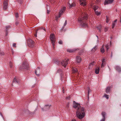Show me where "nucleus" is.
<instances>
[{"instance_id":"obj_24","label":"nucleus","mask_w":121,"mask_h":121,"mask_svg":"<svg viewBox=\"0 0 121 121\" xmlns=\"http://www.w3.org/2000/svg\"><path fill=\"white\" fill-rule=\"evenodd\" d=\"M87 89L88 91V97L89 96V93L91 92V91L90 88L89 87H87Z\"/></svg>"},{"instance_id":"obj_29","label":"nucleus","mask_w":121,"mask_h":121,"mask_svg":"<svg viewBox=\"0 0 121 121\" xmlns=\"http://www.w3.org/2000/svg\"><path fill=\"white\" fill-rule=\"evenodd\" d=\"M94 63H95V62L94 61V62H92L91 63H90L89 64V68H90V67H91V66H92V67L93 66V65L94 64Z\"/></svg>"},{"instance_id":"obj_59","label":"nucleus","mask_w":121,"mask_h":121,"mask_svg":"<svg viewBox=\"0 0 121 121\" xmlns=\"http://www.w3.org/2000/svg\"><path fill=\"white\" fill-rule=\"evenodd\" d=\"M63 93H64V91H63Z\"/></svg>"},{"instance_id":"obj_48","label":"nucleus","mask_w":121,"mask_h":121,"mask_svg":"<svg viewBox=\"0 0 121 121\" xmlns=\"http://www.w3.org/2000/svg\"><path fill=\"white\" fill-rule=\"evenodd\" d=\"M38 30H37L36 32V34L35 35V36L36 37H37V34L38 33Z\"/></svg>"},{"instance_id":"obj_35","label":"nucleus","mask_w":121,"mask_h":121,"mask_svg":"<svg viewBox=\"0 0 121 121\" xmlns=\"http://www.w3.org/2000/svg\"><path fill=\"white\" fill-rule=\"evenodd\" d=\"M67 24V20H66L65 21V23H64L62 27L63 28H64V27L66 26V25Z\"/></svg>"},{"instance_id":"obj_56","label":"nucleus","mask_w":121,"mask_h":121,"mask_svg":"<svg viewBox=\"0 0 121 121\" xmlns=\"http://www.w3.org/2000/svg\"><path fill=\"white\" fill-rule=\"evenodd\" d=\"M41 109H42L43 110V108H41Z\"/></svg>"},{"instance_id":"obj_41","label":"nucleus","mask_w":121,"mask_h":121,"mask_svg":"<svg viewBox=\"0 0 121 121\" xmlns=\"http://www.w3.org/2000/svg\"><path fill=\"white\" fill-rule=\"evenodd\" d=\"M15 17L17 18L18 17V13H16Z\"/></svg>"},{"instance_id":"obj_42","label":"nucleus","mask_w":121,"mask_h":121,"mask_svg":"<svg viewBox=\"0 0 121 121\" xmlns=\"http://www.w3.org/2000/svg\"><path fill=\"white\" fill-rule=\"evenodd\" d=\"M104 64L103 63H102L101 65V67L102 68H104Z\"/></svg>"},{"instance_id":"obj_9","label":"nucleus","mask_w":121,"mask_h":121,"mask_svg":"<svg viewBox=\"0 0 121 121\" xmlns=\"http://www.w3.org/2000/svg\"><path fill=\"white\" fill-rule=\"evenodd\" d=\"M8 0H4L3 3V7L4 10H6L8 8Z\"/></svg>"},{"instance_id":"obj_47","label":"nucleus","mask_w":121,"mask_h":121,"mask_svg":"<svg viewBox=\"0 0 121 121\" xmlns=\"http://www.w3.org/2000/svg\"><path fill=\"white\" fill-rule=\"evenodd\" d=\"M109 20H108L107 17V19L106 20V22L108 23L109 22Z\"/></svg>"},{"instance_id":"obj_21","label":"nucleus","mask_w":121,"mask_h":121,"mask_svg":"<svg viewBox=\"0 0 121 121\" xmlns=\"http://www.w3.org/2000/svg\"><path fill=\"white\" fill-rule=\"evenodd\" d=\"M72 71L73 73H75L78 72L77 69L76 68H73L72 69Z\"/></svg>"},{"instance_id":"obj_36","label":"nucleus","mask_w":121,"mask_h":121,"mask_svg":"<svg viewBox=\"0 0 121 121\" xmlns=\"http://www.w3.org/2000/svg\"><path fill=\"white\" fill-rule=\"evenodd\" d=\"M9 66H10V67L11 68L13 66L12 63L11 62H9Z\"/></svg>"},{"instance_id":"obj_32","label":"nucleus","mask_w":121,"mask_h":121,"mask_svg":"<svg viewBox=\"0 0 121 121\" xmlns=\"http://www.w3.org/2000/svg\"><path fill=\"white\" fill-rule=\"evenodd\" d=\"M105 47L106 48L107 50V51L108 50V49H109L108 44H107L105 45Z\"/></svg>"},{"instance_id":"obj_4","label":"nucleus","mask_w":121,"mask_h":121,"mask_svg":"<svg viewBox=\"0 0 121 121\" xmlns=\"http://www.w3.org/2000/svg\"><path fill=\"white\" fill-rule=\"evenodd\" d=\"M28 65L26 61H25L24 62L23 64L21 65L20 67V69H28Z\"/></svg>"},{"instance_id":"obj_12","label":"nucleus","mask_w":121,"mask_h":121,"mask_svg":"<svg viewBox=\"0 0 121 121\" xmlns=\"http://www.w3.org/2000/svg\"><path fill=\"white\" fill-rule=\"evenodd\" d=\"M80 2V5L82 6H84L86 4V0H78Z\"/></svg>"},{"instance_id":"obj_58","label":"nucleus","mask_w":121,"mask_h":121,"mask_svg":"<svg viewBox=\"0 0 121 121\" xmlns=\"http://www.w3.org/2000/svg\"><path fill=\"white\" fill-rule=\"evenodd\" d=\"M48 9H48V8H49V7H48Z\"/></svg>"},{"instance_id":"obj_39","label":"nucleus","mask_w":121,"mask_h":121,"mask_svg":"<svg viewBox=\"0 0 121 121\" xmlns=\"http://www.w3.org/2000/svg\"><path fill=\"white\" fill-rule=\"evenodd\" d=\"M41 29H43L45 31V29L44 28H43L42 27H41L39 29L37 30H38V31L39 30H41Z\"/></svg>"},{"instance_id":"obj_37","label":"nucleus","mask_w":121,"mask_h":121,"mask_svg":"<svg viewBox=\"0 0 121 121\" xmlns=\"http://www.w3.org/2000/svg\"><path fill=\"white\" fill-rule=\"evenodd\" d=\"M0 55L1 56H2L4 55V52L1 51H0Z\"/></svg>"},{"instance_id":"obj_54","label":"nucleus","mask_w":121,"mask_h":121,"mask_svg":"<svg viewBox=\"0 0 121 121\" xmlns=\"http://www.w3.org/2000/svg\"><path fill=\"white\" fill-rule=\"evenodd\" d=\"M18 23L17 22H16V25H17V24H18Z\"/></svg>"},{"instance_id":"obj_57","label":"nucleus","mask_w":121,"mask_h":121,"mask_svg":"<svg viewBox=\"0 0 121 121\" xmlns=\"http://www.w3.org/2000/svg\"><path fill=\"white\" fill-rule=\"evenodd\" d=\"M54 45H55V44ZM53 46V48H55V47H54V46Z\"/></svg>"},{"instance_id":"obj_25","label":"nucleus","mask_w":121,"mask_h":121,"mask_svg":"<svg viewBox=\"0 0 121 121\" xmlns=\"http://www.w3.org/2000/svg\"><path fill=\"white\" fill-rule=\"evenodd\" d=\"M102 27V26L101 25L97 27V29L100 32L101 31V29Z\"/></svg>"},{"instance_id":"obj_8","label":"nucleus","mask_w":121,"mask_h":121,"mask_svg":"<svg viewBox=\"0 0 121 121\" xmlns=\"http://www.w3.org/2000/svg\"><path fill=\"white\" fill-rule=\"evenodd\" d=\"M50 39L52 46H54L55 41V36L53 34H51L50 36Z\"/></svg>"},{"instance_id":"obj_28","label":"nucleus","mask_w":121,"mask_h":121,"mask_svg":"<svg viewBox=\"0 0 121 121\" xmlns=\"http://www.w3.org/2000/svg\"><path fill=\"white\" fill-rule=\"evenodd\" d=\"M95 12L96 14L97 15L99 16L100 14V13L99 12H98L96 10H95Z\"/></svg>"},{"instance_id":"obj_17","label":"nucleus","mask_w":121,"mask_h":121,"mask_svg":"<svg viewBox=\"0 0 121 121\" xmlns=\"http://www.w3.org/2000/svg\"><path fill=\"white\" fill-rule=\"evenodd\" d=\"M115 69L119 72H120L121 71V68L119 66H116L115 67Z\"/></svg>"},{"instance_id":"obj_50","label":"nucleus","mask_w":121,"mask_h":121,"mask_svg":"<svg viewBox=\"0 0 121 121\" xmlns=\"http://www.w3.org/2000/svg\"><path fill=\"white\" fill-rule=\"evenodd\" d=\"M70 98V97L69 96L68 97H66V99H69Z\"/></svg>"},{"instance_id":"obj_3","label":"nucleus","mask_w":121,"mask_h":121,"mask_svg":"<svg viewBox=\"0 0 121 121\" xmlns=\"http://www.w3.org/2000/svg\"><path fill=\"white\" fill-rule=\"evenodd\" d=\"M73 107L76 109V111H77L78 110H79V111L81 109L84 108L83 107H81L80 104L77 103L74 101L73 102Z\"/></svg>"},{"instance_id":"obj_53","label":"nucleus","mask_w":121,"mask_h":121,"mask_svg":"<svg viewBox=\"0 0 121 121\" xmlns=\"http://www.w3.org/2000/svg\"><path fill=\"white\" fill-rule=\"evenodd\" d=\"M0 115L2 117H3V116L2 114V113H1L0 112Z\"/></svg>"},{"instance_id":"obj_6","label":"nucleus","mask_w":121,"mask_h":121,"mask_svg":"<svg viewBox=\"0 0 121 121\" xmlns=\"http://www.w3.org/2000/svg\"><path fill=\"white\" fill-rule=\"evenodd\" d=\"M34 41L32 39H29L27 40L28 46L32 48L34 46Z\"/></svg>"},{"instance_id":"obj_33","label":"nucleus","mask_w":121,"mask_h":121,"mask_svg":"<svg viewBox=\"0 0 121 121\" xmlns=\"http://www.w3.org/2000/svg\"><path fill=\"white\" fill-rule=\"evenodd\" d=\"M109 95H107L106 94H105L104 95V97L106 98L107 99H108L109 98Z\"/></svg>"},{"instance_id":"obj_43","label":"nucleus","mask_w":121,"mask_h":121,"mask_svg":"<svg viewBox=\"0 0 121 121\" xmlns=\"http://www.w3.org/2000/svg\"><path fill=\"white\" fill-rule=\"evenodd\" d=\"M62 41L61 40H60L59 42V43L60 44H62Z\"/></svg>"},{"instance_id":"obj_30","label":"nucleus","mask_w":121,"mask_h":121,"mask_svg":"<svg viewBox=\"0 0 121 121\" xmlns=\"http://www.w3.org/2000/svg\"><path fill=\"white\" fill-rule=\"evenodd\" d=\"M97 49V46H96L94 47L93 48L92 50V51H95Z\"/></svg>"},{"instance_id":"obj_16","label":"nucleus","mask_w":121,"mask_h":121,"mask_svg":"<svg viewBox=\"0 0 121 121\" xmlns=\"http://www.w3.org/2000/svg\"><path fill=\"white\" fill-rule=\"evenodd\" d=\"M76 51V50L74 49H67V51L68 52L70 53L73 52H75Z\"/></svg>"},{"instance_id":"obj_13","label":"nucleus","mask_w":121,"mask_h":121,"mask_svg":"<svg viewBox=\"0 0 121 121\" xmlns=\"http://www.w3.org/2000/svg\"><path fill=\"white\" fill-rule=\"evenodd\" d=\"M114 0H105V4H111L112 3Z\"/></svg>"},{"instance_id":"obj_55","label":"nucleus","mask_w":121,"mask_h":121,"mask_svg":"<svg viewBox=\"0 0 121 121\" xmlns=\"http://www.w3.org/2000/svg\"><path fill=\"white\" fill-rule=\"evenodd\" d=\"M71 121H76L75 120H72Z\"/></svg>"},{"instance_id":"obj_2","label":"nucleus","mask_w":121,"mask_h":121,"mask_svg":"<svg viewBox=\"0 0 121 121\" xmlns=\"http://www.w3.org/2000/svg\"><path fill=\"white\" fill-rule=\"evenodd\" d=\"M85 109L84 108L81 109L79 111L78 110L76 112L77 117L80 119L83 118L85 115Z\"/></svg>"},{"instance_id":"obj_1","label":"nucleus","mask_w":121,"mask_h":121,"mask_svg":"<svg viewBox=\"0 0 121 121\" xmlns=\"http://www.w3.org/2000/svg\"><path fill=\"white\" fill-rule=\"evenodd\" d=\"M83 17L79 19L78 21L80 22V25L82 27H86L87 26V25L86 20L87 18V16L86 13H85L83 14Z\"/></svg>"},{"instance_id":"obj_34","label":"nucleus","mask_w":121,"mask_h":121,"mask_svg":"<svg viewBox=\"0 0 121 121\" xmlns=\"http://www.w3.org/2000/svg\"><path fill=\"white\" fill-rule=\"evenodd\" d=\"M62 72V70L61 69H59L57 71V73H61Z\"/></svg>"},{"instance_id":"obj_10","label":"nucleus","mask_w":121,"mask_h":121,"mask_svg":"<svg viewBox=\"0 0 121 121\" xmlns=\"http://www.w3.org/2000/svg\"><path fill=\"white\" fill-rule=\"evenodd\" d=\"M69 60V59L68 58L65 59V60H63L61 62V65L65 67L68 64Z\"/></svg>"},{"instance_id":"obj_26","label":"nucleus","mask_w":121,"mask_h":121,"mask_svg":"<svg viewBox=\"0 0 121 121\" xmlns=\"http://www.w3.org/2000/svg\"><path fill=\"white\" fill-rule=\"evenodd\" d=\"M102 115L103 116V118H105V116L106 115V113L105 112H102L101 113Z\"/></svg>"},{"instance_id":"obj_11","label":"nucleus","mask_w":121,"mask_h":121,"mask_svg":"<svg viewBox=\"0 0 121 121\" xmlns=\"http://www.w3.org/2000/svg\"><path fill=\"white\" fill-rule=\"evenodd\" d=\"M40 71L39 67H37L35 71V74L38 76H39L40 75Z\"/></svg>"},{"instance_id":"obj_31","label":"nucleus","mask_w":121,"mask_h":121,"mask_svg":"<svg viewBox=\"0 0 121 121\" xmlns=\"http://www.w3.org/2000/svg\"><path fill=\"white\" fill-rule=\"evenodd\" d=\"M48 6L49 7V6L48 5H47V13L48 14L49 13H50V11L49 10V9H48Z\"/></svg>"},{"instance_id":"obj_14","label":"nucleus","mask_w":121,"mask_h":121,"mask_svg":"<svg viewBox=\"0 0 121 121\" xmlns=\"http://www.w3.org/2000/svg\"><path fill=\"white\" fill-rule=\"evenodd\" d=\"M76 61L78 63H79L81 60V58L79 56H77L76 58Z\"/></svg>"},{"instance_id":"obj_38","label":"nucleus","mask_w":121,"mask_h":121,"mask_svg":"<svg viewBox=\"0 0 121 121\" xmlns=\"http://www.w3.org/2000/svg\"><path fill=\"white\" fill-rule=\"evenodd\" d=\"M115 25V23L114 22H113L112 25V28H113L114 27Z\"/></svg>"},{"instance_id":"obj_49","label":"nucleus","mask_w":121,"mask_h":121,"mask_svg":"<svg viewBox=\"0 0 121 121\" xmlns=\"http://www.w3.org/2000/svg\"><path fill=\"white\" fill-rule=\"evenodd\" d=\"M113 53L112 52L111 53V57H112Z\"/></svg>"},{"instance_id":"obj_15","label":"nucleus","mask_w":121,"mask_h":121,"mask_svg":"<svg viewBox=\"0 0 121 121\" xmlns=\"http://www.w3.org/2000/svg\"><path fill=\"white\" fill-rule=\"evenodd\" d=\"M50 105H46L44 106V108L45 110H47L49 109L50 107Z\"/></svg>"},{"instance_id":"obj_18","label":"nucleus","mask_w":121,"mask_h":121,"mask_svg":"<svg viewBox=\"0 0 121 121\" xmlns=\"http://www.w3.org/2000/svg\"><path fill=\"white\" fill-rule=\"evenodd\" d=\"M10 26H7L6 27L5 29V35L7 36L8 35V28L10 27Z\"/></svg>"},{"instance_id":"obj_23","label":"nucleus","mask_w":121,"mask_h":121,"mask_svg":"<svg viewBox=\"0 0 121 121\" xmlns=\"http://www.w3.org/2000/svg\"><path fill=\"white\" fill-rule=\"evenodd\" d=\"M104 45L102 46V47L101 48L100 51L102 53H103L104 52V50L103 47Z\"/></svg>"},{"instance_id":"obj_27","label":"nucleus","mask_w":121,"mask_h":121,"mask_svg":"<svg viewBox=\"0 0 121 121\" xmlns=\"http://www.w3.org/2000/svg\"><path fill=\"white\" fill-rule=\"evenodd\" d=\"M99 8V7L97 6H94L93 7V9L95 11V10H96Z\"/></svg>"},{"instance_id":"obj_44","label":"nucleus","mask_w":121,"mask_h":121,"mask_svg":"<svg viewBox=\"0 0 121 121\" xmlns=\"http://www.w3.org/2000/svg\"><path fill=\"white\" fill-rule=\"evenodd\" d=\"M102 63H104L105 62V59H103L102 60Z\"/></svg>"},{"instance_id":"obj_52","label":"nucleus","mask_w":121,"mask_h":121,"mask_svg":"<svg viewBox=\"0 0 121 121\" xmlns=\"http://www.w3.org/2000/svg\"><path fill=\"white\" fill-rule=\"evenodd\" d=\"M117 21V20L116 19L114 21V22H114L115 23V22Z\"/></svg>"},{"instance_id":"obj_40","label":"nucleus","mask_w":121,"mask_h":121,"mask_svg":"<svg viewBox=\"0 0 121 121\" xmlns=\"http://www.w3.org/2000/svg\"><path fill=\"white\" fill-rule=\"evenodd\" d=\"M108 27H106L104 28V31L105 32L107 31L108 29Z\"/></svg>"},{"instance_id":"obj_5","label":"nucleus","mask_w":121,"mask_h":121,"mask_svg":"<svg viewBox=\"0 0 121 121\" xmlns=\"http://www.w3.org/2000/svg\"><path fill=\"white\" fill-rule=\"evenodd\" d=\"M65 9L66 7H64L61 9L59 12V16H56V20H57L58 18H59L61 16L63 13L65 11Z\"/></svg>"},{"instance_id":"obj_60","label":"nucleus","mask_w":121,"mask_h":121,"mask_svg":"<svg viewBox=\"0 0 121 121\" xmlns=\"http://www.w3.org/2000/svg\"><path fill=\"white\" fill-rule=\"evenodd\" d=\"M98 38V37L97 36H96Z\"/></svg>"},{"instance_id":"obj_51","label":"nucleus","mask_w":121,"mask_h":121,"mask_svg":"<svg viewBox=\"0 0 121 121\" xmlns=\"http://www.w3.org/2000/svg\"><path fill=\"white\" fill-rule=\"evenodd\" d=\"M69 105H68V104L66 106V107L67 108H68L69 107Z\"/></svg>"},{"instance_id":"obj_46","label":"nucleus","mask_w":121,"mask_h":121,"mask_svg":"<svg viewBox=\"0 0 121 121\" xmlns=\"http://www.w3.org/2000/svg\"><path fill=\"white\" fill-rule=\"evenodd\" d=\"M105 118H103V119L100 120V121H105Z\"/></svg>"},{"instance_id":"obj_19","label":"nucleus","mask_w":121,"mask_h":121,"mask_svg":"<svg viewBox=\"0 0 121 121\" xmlns=\"http://www.w3.org/2000/svg\"><path fill=\"white\" fill-rule=\"evenodd\" d=\"M99 68L98 67H96L95 69V73L96 74L99 73Z\"/></svg>"},{"instance_id":"obj_20","label":"nucleus","mask_w":121,"mask_h":121,"mask_svg":"<svg viewBox=\"0 0 121 121\" xmlns=\"http://www.w3.org/2000/svg\"><path fill=\"white\" fill-rule=\"evenodd\" d=\"M110 88L109 87H108L106 89V92L107 93H108L110 92Z\"/></svg>"},{"instance_id":"obj_7","label":"nucleus","mask_w":121,"mask_h":121,"mask_svg":"<svg viewBox=\"0 0 121 121\" xmlns=\"http://www.w3.org/2000/svg\"><path fill=\"white\" fill-rule=\"evenodd\" d=\"M74 2V0H69L68 2V5L69 8H71L72 7L74 6H75V4Z\"/></svg>"},{"instance_id":"obj_45","label":"nucleus","mask_w":121,"mask_h":121,"mask_svg":"<svg viewBox=\"0 0 121 121\" xmlns=\"http://www.w3.org/2000/svg\"><path fill=\"white\" fill-rule=\"evenodd\" d=\"M16 44L15 43H14L13 45V47H16Z\"/></svg>"},{"instance_id":"obj_22","label":"nucleus","mask_w":121,"mask_h":121,"mask_svg":"<svg viewBox=\"0 0 121 121\" xmlns=\"http://www.w3.org/2000/svg\"><path fill=\"white\" fill-rule=\"evenodd\" d=\"M13 82L16 83H19L18 81H17V80L16 78H14V79H13V82H12V85H13Z\"/></svg>"}]
</instances>
